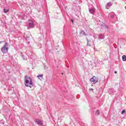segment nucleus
<instances>
[{
	"label": "nucleus",
	"mask_w": 126,
	"mask_h": 126,
	"mask_svg": "<svg viewBox=\"0 0 126 126\" xmlns=\"http://www.w3.org/2000/svg\"><path fill=\"white\" fill-rule=\"evenodd\" d=\"M35 27V25L34 24V22L33 21H31L29 23V25L28 26V29L30 30L34 28Z\"/></svg>",
	"instance_id": "39448f33"
},
{
	"label": "nucleus",
	"mask_w": 126,
	"mask_h": 126,
	"mask_svg": "<svg viewBox=\"0 0 126 126\" xmlns=\"http://www.w3.org/2000/svg\"><path fill=\"white\" fill-rule=\"evenodd\" d=\"M21 57H22V58H23V59L24 60H25V57H24V55H22L21 56Z\"/></svg>",
	"instance_id": "dca6fc26"
},
{
	"label": "nucleus",
	"mask_w": 126,
	"mask_h": 126,
	"mask_svg": "<svg viewBox=\"0 0 126 126\" xmlns=\"http://www.w3.org/2000/svg\"><path fill=\"white\" fill-rule=\"evenodd\" d=\"M105 38V36H104L102 34H99V39H104Z\"/></svg>",
	"instance_id": "9d476101"
},
{
	"label": "nucleus",
	"mask_w": 126,
	"mask_h": 126,
	"mask_svg": "<svg viewBox=\"0 0 126 126\" xmlns=\"http://www.w3.org/2000/svg\"><path fill=\"white\" fill-rule=\"evenodd\" d=\"M71 21L72 23H73V20H71Z\"/></svg>",
	"instance_id": "6ab92c4d"
},
{
	"label": "nucleus",
	"mask_w": 126,
	"mask_h": 126,
	"mask_svg": "<svg viewBox=\"0 0 126 126\" xmlns=\"http://www.w3.org/2000/svg\"><path fill=\"white\" fill-rule=\"evenodd\" d=\"M8 45V43L5 42V44L1 48V51L3 54H6V53L8 52V47H7Z\"/></svg>",
	"instance_id": "f03ea898"
},
{
	"label": "nucleus",
	"mask_w": 126,
	"mask_h": 126,
	"mask_svg": "<svg viewBox=\"0 0 126 126\" xmlns=\"http://www.w3.org/2000/svg\"><path fill=\"white\" fill-rule=\"evenodd\" d=\"M90 81L92 84H96L98 82V78L94 76L90 79Z\"/></svg>",
	"instance_id": "20e7f679"
},
{
	"label": "nucleus",
	"mask_w": 126,
	"mask_h": 126,
	"mask_svg": "<svg viewBox=\"0 0 126 126\" xmlns=\"http://www.w3.org/2000/svg\"><path fill=\"white\" fill-rule=\"evenodd\" d=\"M63 73H62V75H63Z\"/></svg>",
	"instance_id": "4be33fe9"
},
{
	"label": "nucleus",
	"mask_w": 126,
	"mask_h": 126,
	"mask_svg": "<svg viewBox=\"0 0 126 126\" xmlns=\"http://www.w3.org/2000/svg\"><path fill=\"white\" fill-rule=\"evenodd\" d=\"M100 115V111L96 110L95 112V116H99Z\"/></svg>",
	"instance_id": "f8f14e48"
},
{
	"label": "nucleus",
	"mask_w": 126,
	"mask_h": 126,
	"mask_svg": "<svg viewBox=\"0 0 126 126\" xmlns=\"http://www.w3.org/2000/svg\"><path fill=\"white\" fill-rule=\"evenodd\" d=\"M114 73H117V71H115V72H114Z\"/></svg>",
	"instance_id": "aec40b11"
},
{
	"label": "nucleus",
	"mask_w": 126,
	"mask_h": 126,
	"mask_svg": "<svg viewBox=\"0 0 126 126\" xmlns=\"http://www.w3.org/2000/svg\"><path fill=\"white\" fill-rule=\"evenodd\" d=\"M89 11L92 14L95 13V8H91L89 9Z\"/></svg>",
	"instance_id": "6e6552de"
},
{
	"label": "nucleus",
	"mask_w": 126,
	"mask_h": 126,
	"mask_svg": "<svg viewBox=\"0 0 126 126\" xmlns=\"http://www.w3.org/2000/svg\"><path fill=\"white\" fill-rule=\"evenodd\" d=\"M122 59H123V62H126V56L123 55L122 56Z\"/></svg>",
	"instance_id": "9b49d317"
},
{
	"label": "nucleus",
	"mask_w": 126,
	"mask_h": 126,
	"mask_svg": "<svg viewBox=\"0 0 126 126\" xmlns=\"http://www.w3.org/2000/svg\"><path fill=\"white\" fill-rule=\"evenodd\" d=\"M43 74H41V75H39L38 76H37V77H38V78H39V79H40V77L41 78H43Z\"/></svg>",
	"instance_id": "ddd939ff"
},
{
	"label": "nucleus",
	"mask_w": 126,
	"mask_h": 126,
	"mask_svg": "<svg viewBox=\"0 0 126 126\" xmlns=\"http://www.w3.org/2000/svg\"><path fill=\"white\" fill-rule=\"evenodd\" d=\"M112 5H113V3L109 2L106 4L105 7L107 9H109L110 7L112 6Z\"/></svg>",
	"instance_id": "0eeeda50"
},
{
	"label": "nucleus",
	"mask_w": 126,
	"mask_h": 126,
	"mask_svg": "<svg viewBox=\"0 0 126 126\" xmlns=\"http://www.w3.org/2000/svg\"><path fill=\"white\" fill-rule=\"evenodd\" d=\"M87 46L90 47L92 46V45H94V42H93V39H92V38H91V37H87Z\"/></svg>",
	"instance_id": "7ed1b4c3"
},
{
	"label": "nucleus",
	"mask_w": 126,
	"mask_h": 126,
	"mask_svg": "<svg viewBox=\"0 0 126 126\" xmlns=\"http://www.w3.org/2000/svg\"><path fill=\"white\" fill-rule=\"evenodd\" d=\"M115 16L114 15H112L111 16V18H114V17Z\"/></svg>",
	"instance_id": "f3484780"
},
{
	"label": "nucleus",
	"mask_w": 126,
	"mask_h": 126,
	"mask_svg": "<svg viewBox=\"0 0 126 126\" xmlns=\"http://www.w3.org/2000/svg\"><path fill=\"white\" fill-rule=\"evenodd\" d=\"M80 34H81V35H82L83 36V35L86 36V33H85V32L83 31H81Z\"/></svg>",
	"instance_id": "1a4fd4ad"
},
{
	"label": "nucleus",
	"mask_w": 126,
	"mask_h": 126,
	"mask_svg": "<svg viewBox=\"0 0 126 126\" xmlns=\"http://www.w3.org/2000/svg\"><path fill=\"white\" fill-rule=\"evenodd\" d=\"M125 113H126V110H123V111H122V115H124V114H125Z\"/></svg>",
	"instance_id": "2eb2a0df"
},
{
	"label": "nucleus",
	"mask_w": 126,
	"mask_h": 126,
	"mask_svg": "<svg viewBox=\"0 0 126 126\" xmlns=\"http://www.w3.org/2000/svg\"><path fill=\"white\" fill-rule=\"evenodd\" d=\"M8 11H9V10L5 8L4 9V13H6L7 12H8Z\"/></svg>",
	"instance_id": "4468645a"
},
{
	"label": "nucleus",
	"mask_w": 126,
	"mask_h": 126,
	"mask_svg": "<svg viewBox=\"0 0 126 126\" xmlns=\"http://www.w3.org/2000/svg\"><path fill=\"white\" fill-rule=\"evenodd\" d=\"M2 43V41H0V44H1Z\"/></svg>",
	"instance_id": "412c9836"
},
{
	"label": "nucleus",
	"mask_w": 126,
	"mask_h": 126,
	"mask_svg": "<svg viewBox=\"0 0 126 126\" xmlns=\"http://www.w3.org/2000/svg\"><path fill=\"white\" fill-rule=\"evenodd\" d=\"M25 86L26 87H30L32 88L33 86V82H32V79L28 76H26L25 77Z\"/></svg>",
	"instance_id": "f257e3e1"
},
{
	"label": "nucleus",
	"mask_w": 126,
	"mask_h": 126,
	"mask_svg": "<svg viewBox=\"0 0 126 126\" xmlns=\"http://www.w3.org/2000/svg\"><path fill=\"white\" fill-rule=\"evenodd\" d=\"M35 122L37 125H39V126H43V122H42V121L39 119H36Z\"/></svg>",
	"instance_id": "423d86ee"
},
{
	"label": "nucleus",
	"mask_w": 126,
	"mask_h": 126,
	"mask_svg": "<svg viewBox=\"0 0 126 126\" xmlns=\"http://www.w3.org/2000/svg\"><path fill=\"white\" fill-rule=\"evenodd\" d=\"M89 90H90V91H91V90H92V91H93V89H90Z\"/></svg>",
	"instance_id": "a211bd4d"
}]
</instances>
